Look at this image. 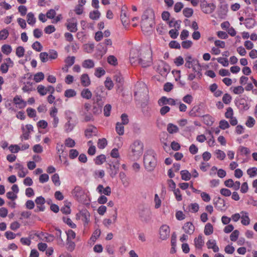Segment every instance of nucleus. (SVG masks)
Wrapping results in <instances>:
<instances>
[{
  "label": "nucleus",
  "instance_id": "21",
  "mask_svg": "<svg viewBox=\"0 0 257 257\" xmlns=\"http://www.w3.org/2000/svg\"><path fill=\"white\" fill-rule=\"evenodd\" d=\"M71 119V118H69L68 121L65 123L64 125L65 131L66 133H69L71 132L75 125V124L72 122Z\"/></svg>",
  "mask_w": 257,
  "mask_h": 257
},
{
  "label": "nucleus",
  "instance_id": "11",
  "mask_svg": "<svg viewBox=\"0 0 257 257\" xmlns=\"http://www.w3.org/2000/svg\"><path fill=\"white\" fill-rule=\"evenodd\" d=\"M97 130L96 127L93 125H91L88 127L85 131V136L87 138H90L93 136H96Z\"/></svg>",
  "mask_w": 257,
  "mask_h": 257
},
{
  "label": "nucleus",
  "instance_id": "36",
  "mask_svg": "<svg viewBox=\"0 0 257 257\" xmlns=\"http://www.w3.org/2000/svg\"><path fill=\"white\" fill-rule=\"evenodd\" d=\"M82 217V221L85 223L87 224L89 221V213L87 211H84L81 213Z\"/></svg>",
  "mask_w": 257,
  "mask_h": 257
},
{
  "label": "nucleus",
  "instance_id": "20",
  "mask_svg": "<svg viewBox=\"0 0 257 257\" xmlns=\"http://www.w3.org/2000/svg\"><path fill=\"white\" fill-rule=\"evenodd\" d=\"M119 177L122 185L124 187H128L130 185V182L128 178L127 177L126 174L123 172H120L119 174Z\"/></svg>",
  "mask_w": 257,
  "mask_h": 257
},
{
  "label": "nucleus",
  "instance_id": "43",
  "mask_svg": "<svg viewBox=\"0 0 257 257\" xmlns=\"http://www.w3.org/2000/svg\"><path fill=\"white\" fill-rule=\"evenodd\" d=\"M107 141L105 139H99L97 143L98 148L100 149H104L107 145Z\"/></svg>",
  "mask_w": 257,
  "mask_h": 257
},
{
  "label": "nucleus",
  "instance_id": "64",
  "mask_svg": "<svg viewBox=\"0 0 257 257\" xmlns=\"http://www.w3.org/2000/svg\"><path fill=\"white\" fill-rule=\"evenodd\" d=\"M247 173L250 177H254L257 174V169L255 167L250 168L247 170Z\"/></svg>",
  "mask_w": 257,
  "mask_h": 257
},
{
  "label": "nucleus",
  "instance_id": "1",
  "mask_svg": "<svg viewBox=\"0 0 257 257\" xmlns=\"http://www.w3.org/2000/svg\"><path fill=\"white\" fill-rule=\"evenodd\" d=\"M155 14L152 9L147 10L142 16L141 27L142 31L148 33L152 31L155 25Z\"/></svg>",
  "mask_w": 257,
  "mask_h": 257
},
{
  "label": "nucleus",
  "instance_id": "34",
  "mask_svg": "<svg viewBox=\"0 0 257 257\" xmlns=\"http://www.w3.org/2000/svg\"><path fill=\"white\" fill-rule=\"evenodd\" d=\"M181 178L182 180L188 181L191 178V174L187 170H183L181 171Z\"/></svg>",
  "mask_w": 257,
  "mask_h": 257
},
{
  "label": "nucleus",
  "instance_id": "26",
  "mask_svg": "<svg viewBox=\"0 0 257 257\" xmlns=\"http://www.w3.org/2000/svg\"><path fill=\"white\" fill-rule=\"evenodd\" d=\"M81 96L82 97L89 99L92 97V93L88 88L84 89L81 92Z\"/></svg>",
  "mask_w": 257,
  "mask_h": 257
},
{
  "label": "nucleus",
  "instance_id": "49",
  "mask_svg": "<svg viewBox=\"0 0 257 257\" xmlns=\"http://www.w3.org/2000/svg\"><path fill=\"white\" fill-rule=\"evenodd\" d=\"M24 53L25 49L23 47L19 46L16 49V53L17 56L19 58L22 57L24 55Z\"/></svg>",
  "mask_w": 257,
  "mask_h": 257
},
{
  "label": "nucleus",
  "instance_id": "37",
  "mask_svg": "<svg viewBox=\"0 0 257 257\" xmlns=\"http://www.w3.org/2000/svg\"><path fill=\"white\" fill-rule=\"evenodd\" d=\"M104 85L105 87L108 90H111L113 87V83L110 77H107L106 78Z\"/></svg>",
  "mask_w": 257,
  "mask_h": 257
},
{
  "label": "nucleus",
  "instance_id": "45",
  "mask_svg": "<svg viewBox=\"0 0 257 257\" xmlns=\"http://www.w3.org/2000/svg\"><path fill=\"white\" fill-rule=\"evenodd\" d=\"M52 180L55 186H59L60 185L61 183L58 174H55L52 176Z\"/></svg>",
  "mask_w": 257,
  "mask_h": 257
},
{
  "label": "nucleus",
  "instance_id": "14",
  "mask_svg": "<svg viewBox=\"0 0 257 257\" xmlns=\"http://www.w3.org/2000/svg\"><path fill=\"white\" fill-rule=\"evenodd\" d=\"M139 54V51L138 50L135 49L132 50L130 53V62L132 64L136 63L137 61H139V58L140 56Z\"/></svg>",
  "mask_w": 257,
  "mask_h": 257
},
{
  "label": "nucleus",
  "instance_id": "58",
  "mask_svg": "<svg viewBox=\"0 0 257 257\" xmlns=\"http://www.w3.org/2000/svg\"><path fill=\"white\" fill-rule=\"evenodd\" d=\"M178 30V29H175L169 31V34L172 39H176L178 37L179 35Z\"/></svg>",
  "mask_w": 257,
  "mask_h": 257
},
{
  "label": "nucleus",
  "instance_id": "27",
  "mask_svg": "<svg viewBox=\"0 0 257 257\" xmlns=\"http://www.w3.org/2000/svg\"><path fill=\"white\" fill-rule=\"evenodd\" d=\"M56 235L57 239H58V244L59 245L64 246V241L61 236V234H62L61 230L58 228L56 229Z\"/></svg>",
  "mask_w": 257,
  "mask_h": 257
},
{
  "label": "nucleus",
  "instance_id": "31",
  "mask_svg": "<svg viewBox=\"0 0 257 257\" xmlns=\"http://www.w3.org/2000/svg\"><path fill=\"white\" fill-rule=\"evenodd\" d=\"M115 130L119 135H123L124 134L123 124H121L120 122H117L116 124Z\"/></svg>",
  "mask_w": 257,
  "mask_h": 257
},
{
  "label": "nucleus",
  "instance_id": "61",
  "mask_svg": "<svg viewBox=\"0 0 257 257\" xmlns=\"http://www.w3.org/2000/svg\"><path fill=\"white\" fill-rule=\"evenodd\" d=\"M254 123L255 120L253 117L251 116H249L248 117V119L245 122L246 125L249 127H252L254 125Z\"/></svg>",
  "mask_w": 257,
  "mask_h": 257
},
{
  "label": "nucleus",
  "instance_id": "53",
  "mask_svg": "<svg viewBox=\"0 0 257 257\" xmlns=\"http://www.w3.org/2000/svg\"><path fill=\"white\" fill-rule=\"evenodd\" d=\"M216 158L221 160H223L225 157V154L221 150H217L215 151Z\"/></svg>",
  "mask_w": 257,
  "mask_h": 257
},
{
  "label": "nucleus",
  "instance_id": "13",
  "mask_svg": "<svg viewBox=\"0 0 257 257\" xmlns=\"http://www.w3.org/2000/svg\"><path fill=\"white\" fill-rule=\"evenodd\" d=\"M206 246L208 249H212L214 252H217L219 251V247L214 239L208 240L206 242Z\"/></svg>",
  "mask_w": 257,
  "mask_h": 257
},
{
  "label": "nucleus",
  "instance_id": "62",
  "mask_svg": "<svg viewBox=\"0 0 257 257\" xmlns=\"http://www.w3.org/2000/svg\"><path fill=\"white\" fill-rule=\"evenodd\" d=\"M199 205L197 203H192L189 206V210L192 212H197L199 210Z\"/></svg>",
  "mask_w": 257,
  "mask_h": 257
},
{
  "label": "nucleus",
  "instance_id": "50",
  "mask_svg": "<svg viewBox=\"0 0 257 257\" xmlns=\"http://www.w3.org/2000/svg\"><path fill=\"white\" fill-rule=\"evenodd\" d=\"M32 48L38 52H40L42 50L43 47L38 41H36L32 45Z\"/></svg>",
  "mask_w": 257,
  "mask_h": 257
},
{
  "label": "nucleus",
  "instance_id": "22",
  "mask_svg": "<svg viewBox=\"0 0 257 257\" xmlns=\"http://www.w3.org/2000/svg\"><path fill=\"white\" fill-rule=\"evenodd\" d=\"M193 66H192V67H191L192 71L193 72V73H196V74L198 75L199 78H200V76L202 75L201 72V67L198 61L196 63H193Z\"/></svg>",
  "mask_w": 257,
  "mask_h": 257
},
{
  "label": "nucleus",
  "instance_id": "30",
  "mask_svg": "<svg viewBox=\"0 0 257 257\" xmlns=\"http://www.w3.org/2000/svg\"><path fill=\"white\" fill-rule=\"evenodd\" d=\"M27 22L29 25H34L36 23V18L34 17V15L30 12L27 14Z\"/></svg>",
  "mask_w": 257,
  "mask_h": 257
},
{
  "label": "nucleus",
  "instance_id": "60",
  "mask_svg": "<svg viewBox=\"0 0 257 257\" xmlns=\"http://www.w3.org/2000/svg\"><path fill=\"white\" fill-rule=\"evenodd\" d=\"M9 36V32L6 29H3L0 31V40H5Z\"/></svg>",
  "mask_w": 257,
  "mask_h": 257
},
{
  "label": "nucleus",
  "instance_id": "63",
  "mask_svg": "<svg viewBox=\"0 0 257 257\" xmlns=\"http://www.w3.org/2000/svg\"><path fill=\"white\" fill-rule=\"evenodd\" d=\"M14 102L16 104H22L23 106H25L26 105V102L23 100H22L19 96H16L14 97Z\"/></svg>",
  "mask_w": 257,
  "mask_h": 257
},
{
  "label": "nucleus",
  "instance_id": "8",
  "mask_svg": "<svg viewBox=\"0 0 257 257\" xmlns=\"http://www.w3.org/2000/svg\"><path fill=\"white\" fill-rule=\"evenodd\" d=\"M170 235V228L168 225H163L160 229V236L162 240L167 239Z\"/></svg>",
  "mask_w": 257,
  "mask_h": 257
},
{
  "label": "nucleus",
  "instance_id": "44",
  "mask_svg": "<svg viewBox=\"0 0 257 257\" xmlns=\"http://www.w3.org/2000/svg\"><path fill=\"white\" fill-rule=\"evenodd\" d=\"M120 19L122 24L123 26L126 25L128 23V19L126 17L125 13H123V10H121V13L120 14Z\"/></svg>",
  "mask_w": 257,
  "mask_h": 257
},
{
  "label": "nucleus",
  "instance_id": "42",
  "mask_svg": "<svg viewBox=\"0 0 257 257\" xmlns=\"http://www.w3.org/2000/svg\"><path fill=\"white\" fill-rule=\"evenodd\" d=\"M37 89L38 93L42 96L45 95L47 93L46 91V87L44 85H39L38 86Z\"/></svg>",
  "mask_w": 257,
  "mask_h": 257
},
{
  "label": "nucleus",
  "instance_id": "12",
  "mask_svg": "<svg viewBox=\"0 0 257 257\" xmlns=\"http://www.w3.org/2000/svg\"><path fill=\"white\" fill-rule=\"evenodd\" d=\"M194 245L197 249H201L204 244L203 236L202 234L199 235L197 237H195L194 240Z\"/></svg>",
  "mask_w": 257,
  "mask_h": 257
},
{
  "label": "nucleus",
  "instance_id": "41",
  "mask_svg": "<svg viewBox=\"0 0 257 257\" xmlns=\"http://www.w3.org/2000/svg\"><path fill=\"white\" fill-rule=\"evenodd\" d=\"M44 78V74L42 72L37 73L34 77V80L36 82H39Z\"/></svg>",
  "mask_w": 257,
  "mask_h": 257
},
{
  "label": "nucleus",
  "instance_id": "55",
  "mask_svg": "<svg viewBox=\"0 0 257 257\" xmlns=\"http://www.w3.org/2000/svg\"><path fill=\"white\" fill-rule=\"evenodd\" d=\"M67 248L68 250L70 251H72L74 249L75 247V244L74 242L72 241L71 240H67Z\"/></svg>",
  "mask_w": 257,
  "mask_h": 257
},
{
  "label": "nucleus",
  "instance_id": "10",
  "mask_svg": "<svg viewBox=\"0 0 257 257\" xmlns=\"http://www.w3.org/2000/svg\"><path fill=\"white\" fill-rule=\"evenodd\" d=\"M77 23L76 20L74 19H71L67 21L66 24L67 28L71 32H75L77 31Z\"/></svg>",
  "mask_w": 257,
  "mask_h": 257
},
{
  "label": "nucleus",
  "instance_id": "6",
  "mask_svg": "<svg viewBox=\"0 0 257 257\" xmlns=\"http://www.w3.org/2000/svg\"><path fill=\"white\" fill-rule=\"evenodd\" d=\"M139 215L143 220L147 222L151 219V211L148 208L143 207L140 209Z\"/></svg>",
  "mask_w": 257,
  "mask_h": 257
},
{
  "label": "nucleus",
  "instance_id": "28",
  "mask_svg": "<svg viewBox=\"0 0 257 257\" xmlns=\"http://www.w3.org/2000/svg\"><path fill=\"white\" fill-rule=\"evenodd\" d=\"M82 66L85 68H92L94 66V63L91 59L85 60L82 63Z\"/></svg>",
  "mask_w": 257,
  "mask_h": 257
},
{
  "label": "nucleus",
  "instance_id": "40",
  "mask_svg": "<svg viewBox=\"0 0 257 257\" xmlns=\"http://www.w3.org/2000/svg\"><path fill=\"white\" fill-rule=\"evenodd\" d=\"M108 63L112 65L116 66L117 64V60L113 55H110L107 58Z\"/></svg>",
  "mask_w": 257,
  "mask_h": 257
},
{
  "label": "nucleus",
  "instance_id": "33",
  "mask_svg": "<svg viewBox=\"0 0 257 257\" xmlns=\"http://www.w3.org/2000/svg\"><path fill=\"white\" fill-rule=\"evenodd\" d=\"M76 91L73 89H67L64 93V96L66 97H73L76 95Z\"/></svg>",
  "mask_w": 257,
  "mask_h": 257
},
{
  "label": "nucleus",
  "instance_id": "29",
  "mask_svg": "<svg viewBox=\"0 0 257 257\" xmlns=\"http://www.w3.org/2000/svg\"><path fill=\"white\" fill-rule=\"evenodd\" d=\"M204 233L206 235L211 234L213 232V227L210 223H207L204 227Z\"/></svg>",
  "mask_w": 257,
  "mask_h": 257
},
{
  "label": "nucleus",
  "instance_id": "52",
  "mask_svg": "<svg viewBox=\"0 0 257 257\" xmlns=\"http://www.w3.org/2000/svg\"><path fill=\"white\" fill-rule=\"evenodd\" d=\"M105 161V156L104 155H100L97 156L95 160V163L97 165L102 164Z\"/></svg>",
  "mask_w": 257,
  "mask_h": 257
},
{
  "label": "nucleus",
  "instance_id": "24",
  "mask_svg": "<svg viewBox=\"0 0 257 257\" xmlns=\"http://www.w3.org/2000/svg\"><path fill=\"white\" fill-rule=\"evenodd\" d=\"M244 24L247 29H252L255 25V21L252 18H247L245 19Z\"/></svg>",
  "mask_w": 257,
  "mask_h": 257
},
{
  "label": "nucleus",
  "instance_id": "48",
  "mask_svg": "<svg viewBox=\"0 0 257 257\" xmlns=\"http://www.w3.org/2000/svg\"><path fill=\"white\" fill-rule=\"evenodd\" d=\"M39 56L42 62L45 63L48 60L49 54L47 52H41Z\"/></svg>",
  "mask_w": 257,
  "mask_h": 257
},
{
  "label": "nucleus",
  "instance_id": "47",
  "mask_svg": "<svg viewBox=\"0 0 257 257\" xmlns=\"http://www.w3.org/2000/svg\"><path fill=\"white\" fill-rule=\"evenodd\" d=\"M101 233L100 229H97L93 232L92 235L90 239L93 241L95 242L96 239L99 237Z\"/></svg>",
  "mask_w": 257,
  "mask_h": 257
},
{
  "label": "nucleus",
  "instance_id": "25",
  "mask_svg": "<svg viewBox=\"0 0 257 257\" xmlns=\"http://www.w3.org/2000/svg\"><path fill=\"white\" fill-rule=\"evenodd\" d=\"M203 121L206 125L211 126L214 122V119L210 115L206 114L203 116Z\"/></svg>",
  "mask_w": 257,
  "mask_h": 257
},
{
  "label": "nucleus",
  "instance_id": "5",
  "mask_svg": "<svg viewBox=\"0 0 257 257\" xmlns=\"http://www.w3.org/2000/svg\"><path fill=\"white\" fill-rule=\"evenodd\" d=\"M200 7L202 12L205 14H211L216 8L212 3L208 4L205 0H200Z\"/></svg>",
  "mask_w": 257,
  "mask_h": 257
},
{
  "label": "nucleus",
  "instance_id": "2",
  "mask_svg": "<svg viewBox=\"0 0 257 257\" xmlns=\"http://www.w3.org/2000/svg\"><path fill=\"white\" fill-rule=\"evenodd\" d=\"M143 143L140 140L135 141L131 146L130 148L135 159H138L143 153Z\"/></svg>",
  "mask_w": 257,
  "mask_h": 257
},
{
  "label": "nucleus",
  "instance_id": "35",
  "mask_svg": "<svg viewBox=\"0 0 257 257\" xmlns=\"http://www.w3.org/2000/svg\"><path fill=\"white\" fill-rule=\"evenodd\" d=\"M75 62V57L74 56H69L67 57L65 60V62L66 63V67H69L71 66Z\"/></svg>",
  "mask_w": 257,
  "mask_h": 257
},
{
  "label": "nucleus",
  "instance_id": "4",
  "mask_svg": "<svg viewBox=\"0 0 257 257\" xmlns=\"http://www.w3.org/2000/svg\"><path fill=\"white\" fill-rule=\"evenodd\" d=\"M139 63L143 67H147L152 64L151 54L149 51L141 53L139 58Z\"/></svg>",
  "mask_w": 257,
  "mask_h": 257
},
{
  "label": "nucleus",
  "instance_id": "54",
  "mask_svg": "<svg viewBox=\"0 0 257 257\" xmlns=\"http://www.w3.org/2000/svg\"><path fill=\"white\" fill-rule=\"evenodd\" d=\"M219 127L222 130H225L229 127V124L226 120H221L219 122Z\"/></svg>",
  "mask_w": 257,
  "mask_h": 257
},
{
  "label": "nucleus",
  "instance_id": "17",
  "mask_svg": "<svg viewBox=\"0 0 257 257\" xmlns=\"http://www.w3.org/2000/svg\"><path fill=\"white\" fill-rule=\"evenodd\" d=\"M241 215L240 218L241 219V222L244 225H248L250 223V219L248 217V214L245 211H241Z\"/></svg>",
  "mask_w": 257,
  "mask_h": 257
},
{
  "label": "nucleus",
  "instance_id": "18",
  "mask_svg": "<svg viewBox=\"0 0 257 257\" xmlns=\"http://www.w3.org/2000/svg\"><path fill=\"white\" fill-rule=\"evenodd\" d=\"M109 174L111 178H114L116 175L117 174L118 169H119V165L118 164L116 163L115 164H110L109 165Z\"/></svg>",
  "mask_w": 257,
  "mask_h": 257
},
{
  "label": "nucleus",
  "instance_id": "57",
  "mask_svg": "<svg viewBox=\"0 0 257 257\" xmlns=\"http://www.w3.org/2000/svg\"><path fill=\"white\" fill-rule=\"evenodd\" d=\"M65 145L69 148H72L75 146V141L71 138H68L65 140Z\"/></svg>",
  "mask_w": 257,
  "mask_h": 257
},
{
  "label": "nucleus",
  "instance_id": "32",
  "mask_svg": "<svg viewBox=\"0 0 257 257\" xmlns=\"http://www.w3.org/2000/svg\"><path fill=\"white\" fill-rule=\"evenodd\" d=\"M167 131L170 134L176 133L178 131V127L172 123H169L167 126Z\"/></svg>",
  "mask_w": 257,
  "mask_h": 257
},
{
  "label": "nucleus",
  "instance_id": "16",
  "mask_svg": "<svg viewBox=\"0 0 257 257\" xmlns=\"http://www.w3.org/2000/svg\"><path fill=\"white\" fill-rule=\"evenodd\" d=\"M183 229L186 233L191 234L194 231V226L190 222L186 223L183 227Z\"/></svg>",
  "mask_w": 257,
  "mask_h": 257
},
{
  "label": "nucleus",
  "instance_id": "3",
  "mask_svg": "<svg viewBox=\"0 0 257 257\" xmlns=\"http://www.w3.org/2000/svg\"><path fill=\"white\" fill-rule=\"evenodd\" d=\"M145 168L149 171H153L157 165V160L155 156L150 153H147L144 157Z\"/></svg>",
  "mask_w": 257,
  "mask_h": 257
},
{
  "label": "nucleus",
  "instance_id": "19",
  "mask_svg": "<svg viewBox=\"0 0 257 257\" xmlns=\"http://www.w3.org/2000/svg\"><path fill=\"white\" fill-rule=\"evenodd\" d=\"M81 83L84 87L88 86L90 83V79L87 74H83L80 77Z\"/></svg>",
  "mask_w": 257,
  "mask_h": 257
},
{
  "label": "nucleus",
  "instance_id": "39",
  "mask_svg": "<svg viewBox=\"0 0 257 257\" xmlns=\"http://www.w3.org/2000/svg\"><path fill=\"white\" fill-rule=\"evenodd\" d=\"M105 73V70L101 67L96 68L94 75L98 78H100Z\"/></svg>",
  "mask_w": 257,
  "mask_h": 257
},
{
  "label": "nucleus",
  "instance_id": "46",
  "mask_svg": "<svg viewBox=\"0 0 257 257\" xmlns=\"http://www.w3.org/2000/svg\"><path fill=\"white\" fill-rule=\"evenodd\" d=\"M183 15L187 18L192 16L193 13V10L191 8H185L183 11Z\"/></svg>",
  "mask_w": 257,
  "mask_h": 257
},
{
  "label": "nucleus",
  "instance_id": "9",
  "mask_svg": "<svg viewBox=\"0 0 257 257\" xmlns=\"http://www.w3.org/2000/svg\"><path fill=\"white\" fill-rule=\"evenodd\" d=\"M176 100L171 98H167L166 96H163L158 100V104L160 106H163L166 104L175 105L176 104Z\"/></svg>",
  "mask_w": 257,
  "mask_h": 257
},
{
  "label": "nucleus",
  "instance_id": "23",
  "mask_svg": "<svg viewBox=\"0 0 257 257\" xmlns=\"http://www.w3.org/2000/svg\"><path fill=\"white\" fill-rule=\"evenodd\" d=\"M170 27H174L176 29L179 30L181 24V21H176L175 19H172L168 23Z\"/></svg>",
  "mask_w": 257,
  "mask_h": 257
},
{
  "label": "nucleus",
  "instance_id": "51",
  "mask_svg": "<svg viewBox=\"0 0 257 257\" xmlns=\"http://www.w3.org/2000/svg\"><path fill=\"white\" fill-rule=\"evenodd\" d=\"M231 99L232 97L230 94L225 93L222 97V101L225 104H228L231 102Z\"/></svg>",
  "mask_w": 257,
  "mask_h": 257
},
{
  "label": "nucleus",
  "instance_id": "15",
  "mask_svg": "<svg viewBox=\"0 0 257 257\" xmlns=\"http://www.w3.org/2000/svg\"><path fill=\"white\" fill-rule=\"evenodd\" d=\"M96 190L100 194H104L107 196H109L111 194V188L109 186L104 188L103 185L100 184L97 186Z\"/></svg>",
  "mask_w": 257,
  "mask_h": 257
},
{
  "label": "nucleus",
  "instance_id": "38",
  "mask_svg": "<svg viewBox=\"0 0 257 257\" xmlns=\"http://www.w3.org/2000/svg\"><path fill=\"white\" fill-rule=\"evenodd\" d=\"M12 47L9 45H4L2 47V51L7 55L10 54L12 52Z\"/></svg>",
  "mask_w": 257,
  "mask_h": 257
},
{
  "label": "nucleus",
  "instance_id": "59",
  "mask_svg": "<svg viewBox=\"0 0 257 257\" xmlns=\"http://www.w3.org/2000/svg\"><path fill=\"white\" fill-rule=\"evenodd\" d=\"M244 88L241 86H238L234 87L233 92L235 94H241L244 92Z\"/></svg>",
  "mask_w": 257,
  "mask_h": 257
},
{
  "label": "nucleus",
  "instance_id": "56",
  "mask_svg": "<svg viewBox=\"0 0 257 257\" xmlns=\"http://www.w3.org/2000/svg\"><path fill=\"white\" fill-rule=\"evenodd\" d=\"M239 231L237 230H234L230 235V239L232 241H235L238 238Z\"/></svg>",
  "mask_w": 257,
  "mask_h": 257
},
{
  "label": "nucleus",
  "instance_id": "7",
  "mask_svg": "<svg viewBox=\"0 0 257 257\" xmlns=\"http://www.w3.org/2000/svg\"><path fill=\"white\" fill-rule=\"evenodd\" d=\"M72 194L79 201H82L85 196L84 191L79 186L74 188L72 191Z\"/></svg>",
  "mask_w": 257,
  "mask_h": 257
}]
</instances>
